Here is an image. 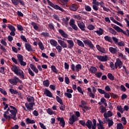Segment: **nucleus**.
Wrapping results in <instances>:
<instances>
[{"label": "nucleus", "mask_w": 129, "mask_h": 129, "mask_svg": "<svg viewBox=\"0 0 129 129\" xmlns=\"http://www.w3.org/2000/svg\"><path fill=\"white\" fill-rule=\"evenodd\" d=\"M79 123H80L81 125H83V126H87L89 129H96V127L97 126L96 125V120H95V119H93L92 121L88 119L86 123H85V121L80 120Z\"/></svg>", "instance_id": "nucleus-1"}, {"label": "nucleus", "mask_w": 129, "mask_h": 129, "mask_svg": "<svg viewBox=\"0 0 129 129\" xmlns=\"http://www.w3.org/2000/svg\"><path fill=\"white\" fill-rule=\"evenodd\" d=\"M11 114H10V112L9 111H6L4 112L3 115L6 118V119H8V120H11V119H13L14 120H17V113L16 111L10 110ZM7 114H9V115Z\"/></svg>", "instance_id": "nucleus-2"}, {"label": "nucleus", "mask_w": 129, "mask_h": 129, "mask_svg": "<svg viewBox=\"0 0 129 129\" xmlns=\"http://www.w3.org/2000/svg\"><path fill=\"white\" fill-rule=\"evenodd\" d=\"M11 69L14 72L15 74L18 76H20L22 79H25V73H24V72L22 70L19 69L17 66H13Z\"/></svg>", "instance_id": "nucleus-3"}, {"label": "nucleus", "mask_w": 129, "mask_h": 129, "mask_svg": "<svg viewBox=\"0 0 129 129\" xmlns=\"http://www.w3.org/2000/svg\"><path fill=\"white\" fill-rule=\"evenodd\" d=\"M11 69L14 72L15 74L18 76H20L22 79H25V73H24V72L22 70L19 69L17 66H13Z\"/></svg>", "instance_id": "nucleus-4"}, {"label": "nucleus", "mask_w": 129, "mask_h": 129, "mask_svg": "<svg viewBox=\"0 0 129 129\" xmlns=\"http://www.w3.org/2000/svg\"><path fill=\"white\" fill-rule=\"evenodd\" d=\"M11 69L14 72L15 74L18 76H20L22 79H25V73H24V72L22 70L19 69L17 66H13Z\"/></svg>", "instance_id": "nucleus-5"}, {"label": "nucleus", "mask_w": 129, "mask_h": 129, "mask_svg": "<svg viewBox=\"0 0 129 129\" xmlns=\"http://www.w3.org/2000/svg\"><path fill=\"white\" fill-rule=\"evenodd\" d=\"M11 69L14 72L15 74L18 76H20L22 79H25V73H24V72L22 70L19 69L17 66H13Z\"/></svg>", "instance_id": "nucleus-6"}, {"label": "nucleus", "mask_w": 129, "mask_h": 129, "mask_svg": "<svg viewBox=\"0 0 129 129\" xmlns=\"http://www.w3.org/2000/svg\"><path fill=\"white\" fill-rule=\"evenodd\" d=\"M71 69H72L73 72H79V71L82 69V66L80 64H78L75 66L74 63H72L71 65Z\"/></svg>", "instance_id": "nucleus-7"}, {"label": "nucleus", "mask_w": 129, "mask_h": 129, "mask_svg": "<svg viewBox=\"0 0 129 129\" xmlns=\"http://www.w3.org/2000/svg\"><path fill=\"white\" fill-rule=\"evenodd\" d=\"M47 2L48 3V5L51 7V8L54 9V10H59V11H60L61 12H64V10L63 9L57 5L53 4V3L50 1V0H47Z\"/></svg>", "instance_id": "nucleus-8"}, {"label": "nucleus", "mask_w": 129, "mask_h": 129, "mask_svg": "<svg viewBox=\"0 0 129 129\" xmlns=\"http://www.w3.org/2000/svg\"><path fill=\"white\" fill-rule=\"evenodd\" d=\"M113 28L116 31H117L118 33H122V34H124V35H125L126 36H127V34H126V32L125 31H123L120 27L119 26H117L115 25H113L112 26Z\"/></svg>", "instance_id": "nucleus-9"}, {"label": "nucleus", "mask_w": 129, "mask_h": 129, "mask_svg": "<svg viewBox=\"0 0 129 129\" xmlns=\"http://www.w3.org/2000/svg\"><path fill=\"white\" fill-rule=\"evenodd\" d=\"M34 105H35V103L31 102L29 104H28V103H25V106L26 107L28 110H29V111H33V110H34Z\"/></svg>", "instance_id": "nucleus-10"}, {"label": "nucleus", "mask_w": 129, "mask_h": 129, "mask_svg": "<svg viewBox=\"0 0 129 129\" xmlns=\"http://www.w3.org/2000/svg\"><path fill=\"white\" fill-rule=\"evenodd\" d=\"M96 58L99 60V61H100L101 62H106V61H107V59H108L107 55H97Z\"/></svg>", "instance_id": "nucleus-11"}, {"label": "nucleus", "mask_w": 129, "mask_h": 129, "mask_svg": "<svg viewBox=\"0 0 129 129\" xmlns=\"http://www.w3.org/2000/svg\"><path fill=\"white\" fill-rule=\"evenodd\" d=\"M18 78L17 76H15L13 78L9 79V83L12 84V85H17L18 84Z\"/></svg>", "instance_id": "nucleus-12"}, {"label": "nucleus", "mask_w": 129, "mask_h": 129, "mask_svg": "<svg viewBox=\"0 0 129 129\" xmlns=\"http://www.w3.org/2000/svg\"><path fill=\"white\" fill-rule=\"evenodd\" d=\"M83 42L85 44L87 45L89 48H91V49H94V45H93V44H92V42L90 41L89 39H87L83 41Z\"/></svg>", "instance_id": "nucleus-13"}, {"label": "nucleus", "mask_w": 129, "mask_h": 129, "mask_svg": "<svg viewBox=\"0 0 129 129\" xmlns=\"http://www.w3.org/2000/svg\"><path fill=\"white\" fill-rule=\"evenodd\" d=\"M117 67H119V69L122 67V62L120 59H119V58H117L115 62V69H117Z\"/></svg>", "instance_id": "nucleus-14"}, {"label": "nucleus", "mask_w": 129, "mask_h": 129, "mask_svg": "<svg viewBox=\"0 0 129 129\" xmlns=\"http://www.w3.org/2000/svg\"><path fill=\"white\" fill-rule=\"evenodd\" d=\"M44 95H46L48 97H50V98H52L53 97V94H52V92L50 91V90H48L47 88H45L44 89Z\"/></svg>", "instance_id": "nucleus-15"}, {"label": "nucleus", "mask_w": 129, "mask_h": 129, "mask_svg": "<svg viewBox=\"0 0 129 129\" xmlns=\"http://www.w3.org/2000/svg\"><path fill=\"white\" fill-rule=\"evenodd\" d=\"M57 120H58V121H59V123L60 126H62V127H64V126H65L66 123L64 118L59 117L57 118Z\"/></svg>", "instance_id": "nucleus-16"}, {"label": "nucleus", "mask_w": 129, "mask_h": 129, "mask_svg": "<svg viewBox=\"0 0 129 129\" xmlns=\"http://www.w3.org/2000/svg\"><path fill=\"white\" fill-rule=\"evenodd\" d=\"M112 115L113 114L111 111H108L107 113H104L103 114L104 117H105V119H109V117H111Z\"/></svg>", "instance_id": "nucleus-17"}, {"label": "nucleus", "mask_w": 129, "mask_h": 129, "mask_svg": "<svg viewBox=\"0 0 129 129\" xmlns=\"http://www.w3.org/2000/svg\"><path fill=\"white\" fill-rule=\"evenodd\" d=\"M67 43H68V48L69 49H72L74 47V42L72 40H67Z\"/></svg>", "instance_id": "nucleus-18"}, {"label": "nucleus", "mask_w": 129, "mask_h": 129, "mask_svg": "<svg viewBox=\"0 0 129 129\" xmlns=\"http://www.w3.org/2000/svg\"><path fill=\"white\" fill-rule=\"evenodd\" d=\"M78 26L81 31H85V24L83 22L78 23Z\"/></svg>", "instance_id": "nucleus-19"}, {"label": "nucleus", "mask_w": 129, "mask_h": 129, "mask_svg": "<svg viewBox=\"0 0 129 129\" xmlns=\"http://www.w3.org/2000/svg\"><path fill=\"white\" fill-rule=\"evenodd\" d=\"M25 46L26 50H27L28 52H31L33 51V48L32 47V45H31V44H30L29 42L26 43L25 44Z\"/></svg>", "instance_id": "nucleus-20"}, {"label": "nucleus", "mask_w": 129, "mask_h": 129, "mask_svg": "<svg viewBox=\"0 0 129 129\" xmlns=\"http://www.w3.org/2000/svg\"><path fill=\"white\" fill-rule=\"evenodd\" d=\"M57 42L58 44L60 45V47H61V48H67V44L65 41L61 40H58Z\"/></svg>", "instance_id": "nucleus-21"}, {"label": "nucleus", "mask_w": 129, "mask_h": 129, "mask_svg": "<svg viewBox=\"0 0 129 129\" xmlns=\"http://www.w3.org/2000/svg\"><path fill=\"white\" fill-rule=\"evenodd\" d=\"M58 32L63 38H66V39L68 38V34H66V33L64 32V30L62 29H59Z\"/></svg>", "instance_id": "nucleus-22"}, {"label": "nucleus", "mask_w": 129, "mask_h": 129, "mask_svg": "<svg viewBox=\"0 0 129 129\" xmlns=\"http://www.w3.org/2000/svg\"><path fill=\"white\" fill-rule=\"evenodd\" d=\"M29 66L31 69H32V70H33V71H34L36 74H38V73H39V70L36 67H35L34 64L31 63L30 64Z\"/></svg>", "instance_id": "nucleus-23"}, {"label": "nucleus", "mask_w": 129, "mask_h": 129, "mask_svg": "<svg viewBox=\"0 0 129 129\" xmlns=\"http://www.w3.org/2000/svg\"><path fill=\"white\" fill-rule=\"evenodd\" d=\"M109 51L110 53H112V54H115L117 52V49L113 47H110L109 48Z\"/></svg>", "instance_id": "nucleus-24"}, {"label": "nucleus", "mask_w": 129, "mask_h": 129, "mask_svg": "<svg viewBox=\"0 0 129 129\" xmlns=\"http://www.w3.org/2000/svg\"><path fill=\"white\" fill-rule=\"evenodd\" d=\"M107 119V123H108V128H109L110 127L112 126L113 125V120L112 119Z\"/></svg>", "instance_id": "nucleus-25"}, {"label": "nucleus", "mask_w": 129, "mask_h": 129, "mask_svg": "<svg viewBox=\"0 0 129 129\" xmlns=\"http://www.w3.org/2000/svg\"><path fill=\"white\" fill-rule=\"evenodd\" d=\"M49 42L50 45H51V46H53L54 47H56L57 46V45H58V42H57V41L54 39H50Z\"/></svg>", "instance_id": "nucleus-26"}, {"label": "nucleus", "mask_w": 129, "mask_h": 129, "mask_svg": "<svg viewBox=\"0 0 129 129\" xmlns=\"http://www.w3.org/2000/svg\"><path fill=\"white\" fill-rule=\"evenodd\" d=\"M99 109H100V112H101V113H106L107 110H106V108L105 107L103 106H100L99 107Z\"/></svg>", "instance_id": "nucleus-27"}, {"label": "nucleus", "mask_w": 129, "mask_h": 129, "mask_svg": "<svg viewBox=\"0 0 129 129\" xmlns=\"http://www.w3.org/2000/svg\"><path fill=\"white\" fill-rule=\"evenodd\" d=\"M69 120H70L69 121V124L72 125L73 124V123H74V122H75V120H74V115H71Z\"/></svg>", "instance_id": "nucleus-28"}, {"label": "nucleus", "mask_w": 129, "mask_h": 129, "mask_svg": "<svg viewBox=\"0 0 129 129\" xmlns=\"http://www.w3.org/2000/svg\"><path fill=\"white\" fill-rule=\"evenodd\" d=\"M89 71H90L91 73H93V74H95L96 72H97V69L94 67H91L89 69Z\"/></svg>", "instance_id": "nucleus-29"}, {"label": "nucleus", "mask_w": 129, "mask_h": 129, "mask_svg": "<svg viewBox=\"0 0 129 129\" xmlns=\"http://www.w3.org/2000/svg\"><path fill=\"white\" fill-rule=\"evenodd\" d=\"M26 121L27 124H33V123H35L36 122V121H35V120H31V119H30V118H26Z\"/></svg>", "instance_id": "nucleus-30"}, {"label": "nucleus", "mask_w": 129, "mask_h": 129, "mask_svg": "<svg viewBox=\"0 0 129 129\" xmlns=\"http://www.w3.org/2000/svg\"><path fill=\"white\" fill-rule=\"evenodd\" d=\"M95 33H96L98 36H101L103 35V30L101 28H99V30H97L95 31Z\"/></svg>", "instance_id": "nucleus-31"}, {"label": "nucleus", "mask_w": 129, "mask_h": 129, "mask_svg": "<svg viewBox=\"0 0 129 129\" xmlns=\"http://www.w3.org/2000/svg\"><path fill=\"white\" fill-rule=\"evenodd\" d=\"M70 10H71V11H73L74 12H75L76 11H77V10H78V8L77 7V6L74 4L71 6L70 7Z\"/></svg>", "instance_id": "nucleus-32"}, {"label": "nucleus", "mask_w": 129, "mask_h": 129, "mask_svg": "<svg viewBox=\"0 0 129 129\" xmlns=\"http://www.w3.org/2000/svg\"><path fill=\"white\" fill-rule=\"evenodd\" d=\"M31 26H33V28L34 29V30H35V31H38V30H39V27L37 26V23H36L35 22H31Z\"/></svg>", "instance_id": "nucleus-33"}, {"label": "nucleus", "mask_w": 129, "mask_h": 129, "mask_svg": "<svg viewBox=\"0 0 129 129\" xmlns=\"http://www.w3.org/2000/svg\"><path fill=\"white\" fill-rule=\"evenodd\" d=\"M43 85L45 87H49V85H50V82L48 80H46L43 81Z\"/></svg>", "instance_id": "nucleus-34"}, {"label": "nucleus", "mask_w": 129, "mask_h": 129, "mask_svg": "<svg viewBox=\"0 0 129 129\" xmlns=\"http://www.w3.org/2000/svg\"><path fill=\"white\" fill-rule=\"evenodd\" d=\"M27 100L28 102H34V101H35V98L33 97L28 96L27 97Z\"/></svg>", "instance_id": "nucleus-35"}, {"label": "nucleus", "mask_w": 129, "mask_h": 129, "mask_svg": "<svg viewBox=\"0 0 129 129\" xmlns=\"http://www.w3.org/2000/svg\"><path fill=\"white\" fill-rule=\"evenodd\" d=\"M51 68L53 73H55V74H58V70H57L55 66H51Z\"/></svg>", "instance_id": "nucleus-36"}, {"label": "nucleus", "mask_w": 129, "mask_h": 129, "mask_svg": "<svg viewBox=\"0 0 129 129\" xmlns=\"http://www.w3.org/2000/svg\"><path fill=\"white\" fill-rule=\"evenodd\" d=\"M107 77L111 81H113V80H114V76H113L111 73H108L107 74Z\"/></svg>", "instance_id": "nucleus-37"}, {"label": "nucleus", "mask_w": 129, "mask_h": 129, "mask_svg": "<svg viewBox=\"0 0 129 129\" xmlns=\"http://www.w3.org/2000/svg\"><path fill=\"white\" fill-rule=\"evenodd\" d=\"M38 46H39L40 50H41V51H44L45 47H44V45L43 44V43L42 42L40 41L38 43Z\"/></svg>", "instance_id": "nucleus-38"}, {"label": "nucleus", "mask_w": 129, "mask_h": 129, "mask_svg": "<svg viewBox=\"0 0 129 129\" xmlns=\"http://www.w3.org/2000/svg\"><path fill=\"white\" fill-rule=\"evenodd\" d=\"M17 58L18 60V62H20L21 61L24 60V57L22 55V54H17Z\"/></svg>", "instance_id": "nucleus-39"}, {"label": "nucleus", "mask_w": 129, "mask_h": 129, "mask_svg": "<svg viewBox=\"0 0 129 129\" xmlns=\"http://www.w3.org/2000/svg\"><path fill=\"white\" fill-rule=\"evenodd\" d=\"M117 109L118 111H119L120 113H123V108H122V107H121V105L117 106Z\"/></svg>", "instance_id": "nucleus-40"}, {"label": "nucleus", "mask_w": 129, "mask_h": 129, "mask_svg": "<svg viewBox=\"0 0 129 129\" xmlns=\"http://www.w3.org/2000/svg\"><path fill=\"white\" fill-rule=\"evenodd\" d=\"M8 29H9V30H10V31H16V28H15V27L13 26L11 24H8Z\"/></svg>", "instance_id": "nucleus-41"}, {"label": "nucleus", "mask_w": 129, "mask_h": 129, "mask_svg": "<svg viewBox=\"0 0 129 129\" xmlns=\"http://www.w3.org/2000/svg\"><path fill=\"white\" fill-rule=\"evenodd\" d=\"M104 39L105 40V41H107L109 43H111L112 42V40L111 39V38L108 36H105Z\"/></svg>", "instance_id": "nucleus-42"}, {"label": "nucleus", "mask_w": 129, "mask_h": 129, "mask_svg": "<svg viewBox=\"0 0 129 129\" xmlns=\"http://www.w3.org/2000/svg\"><path fill=\"white\" fill-rule=\"evenodd\" d=\"M79 107H81L82 108H84V109H86V110H90V109H91V107L86 106H83L82 105H79Z\"/></svg>", "instance_id": "nucleus-43"}, {"label": "nucleus", "mask_w": 129, "mask_h": 129, "mask_svg": "<svg viewBox=\"0 0 129 129\" xmlns=\"http://www.w3.org/2000/svg\"><path fill=\"white\" fill-rule=\"evenodd\" d=\"M108 30L111 34H112L113 35H116V31H115V30H114L113 29L111 28V27H109Z\"/></svg>", "instance_id": "nucleus-44"}, {"label": "nucleus", "mask_w": 129, "mask_h": 129, "mask_svg": "<svg viewBox=\"0 0 129 129\" xmlns=\"http://www.w3.org/2000/svg\"><path fill=\"white\" fill-rule=\"evenodd\" d=\"M56 50H57V52L58 53H61V52L62 51V46H60V45H56Z\"/></svg>", "instance_id": "nucleus-45"}, {"label": "nucleus", "mask_w": 129, "mask_h": 129, "mask_svg": "<svg viewBox=\"0 0 129 129\" xmlns=\"http://www.w3.org/2000/svg\"><path fill=\"white\" fill-rule=\"evenodd\" d=\"M9 91L11 94H18V91L14 90V89H10Z\"/></svg>", "instance_id": "nucleus-46"}, {"label": "nucleus", "mask_w": 129, "mask_h": 129, "mask_svg": "<svg viewBox=\"0 0 129 129\" xmlns=\"http://www.w3.org/2000/svg\"><path fill=\"white\" fill-rule=\"evenodd\" d=\"M77 42L79 46H80V47H84V43H83L81 40H77Z\"/></svg>", "instance_id": "nucleus-47"}, {"label": "nucleus", "mask_w": 129, "mask_h": 129, "mask_svg": "<svg viewBox=\"0 0 129 129\" xmlns=\"http://www.w3.org/2000/svg\"><path fill=\"white\" fill-rule=\"evenodd\" d=\"M116 129H123V125L121 123H118L116 125Z\"/></svg>", "instance_id": "nucleus-48"}, {"label": "nucleus", "mask_w": 129, "mask_h": 129, "mask_svg": "<svg viewBox=\"0 0 129 129\" xmlns=\"http://www.w3.org/2000/svg\"><path fill=\"white\" fill-rule=\"evenodd\" d=\"M28 73L30 75V76H32V77H34L35 74L34 73V72H33L31 70V69H30V68L28 69Z\"/></svg>", "instance_id": "nucleus-49"}, {"label": "nucleus", "mask_w": 129, "mask_h": 129, "mask_svg": "<svg viewBox=\"0 0 129 129\" xmlns=\"http://www.w3.org/2000/svg\"><path fill=\"white\" fill-rule=\"evenodd\" d=\"M56 101H57V102H58L59 104H62V103H63L62 100L58 96H56Z\"/></svg>", "instance_id": "nucleus-50"}, {"label": "nucleus", "mask_w": 129, "mask_h": 129, "mask_svg": "<svg viewBox=\"0 0 129 129\" xmlns=\"http://www.w3.org/2000/svg\"><path fill=\"white\" fill-rule=\"evenodd\" d=\"M87 29H88V30H89L90 31H93V30H94L95 28L94 27V26L90 24L88 26Z\"/></svg>", "instance_id": "nucleus-51"}, {"label": "nucleus", "mask_w": 129, "mask_h": 129, "mask_svg": "<svg viewBox=\"0 0 129 129\" xmlns=\"http://www.w3.org/2000/svg\"><path fill=\"white\" fill-rule=\"evenodd\" d=\"M85 10L87 12H91V8L89 6L85 5Z\"/></svg>", "instance_id": "nucleus-52"}, {"label": "nucleus", "mask_w": 129, "mask_h": 129, "mask_svg": "<svg viewBox=\"0 0 129 129\" xmlns=\"http://www.w3.org/2000/svg\"><path fill=\"white\" fill-rule=\"evenodd\" d=\"M64 96L66 97H68V98H72V94L70 93H64Z\"/></svg>", "instance_id": "nucleus-53"}, {"label": "nucleus", "mask_w": 129, "mask_h": 129, "mask_svg": "<svg viewBox=\"0 0 129 129\" xmlns=\"http://www.w3.org/2000/svg\"><path fill=\"white\" fill-rule=\"evenodd\" d=\"M48 27L51 30H53V31L55 30L54 24L52 23H49V24L48 25Z\"/></svg>", "instance_id": "nucleus-54"}, {"label": "nucleus", "mask_w": 129, "mask_h": 129, "mask_svg": "<svg viewBox=\"0 0 129 129\" xmlns=\"http://www.w3.org/2000/svg\"><path fill=\"white\" fill-rule=\"evenodd\" d=\"M17 27L19 31H24V28H23V26H22V25L20 24H17Z\"/></svg>", "instance_id": "nucleus-55"}, {"label": "nucleus", "mask_w": 129, "mask_h": 129, "mask_svg": "<svg viewBox=\"0 0 129 129\" xmlns=\"http://www.w3.org/2000/svg\"><path fill=\"white\" fill-rule=\"evenodd\" d=\"M121 121H122V123L123 125H125L127 123L126 119L125 118V117H122L121 118Z\"/></svg>", "instance_id": "nucleus-56"}, {"label": "nucleus", "mask_w": 129, "mask_h": 129, "mask_svg": "<svg viewBox=\"0 0 129 129\" xmlns=\"http://www.w3.org/2000/svg\"><path fill=\"white\" fill-rule=\"evenodd\" d=\"M41 35V36H43V37H45V38L49 37V33L48 32H42Z\"/></svg>", "instance_id": "nucleus-57"}, {"label": "nucleus", "mask_w": 129, "mask_h": 129, "mask_svg": "<svg viewBox=\"0 0 129 129\" xmlns=\"http://www.w3.org/2000/svg\"><path fill=\"white\" fill-rule=\"evenodd\" d=\"M77 90L78 92H79L80 93H81L82 95H84V93L82 91V89L81 88V87H80V86H78L77 87Z\"/></svg>", "instance_id": "nucleus-58"}, {"label": "nucleus", "mask_w": 129, "mask_h": 129, "mask_svg": "<svg viewBox=\"0 0 129 129\" xmlns=\"http://www.w3.org/2000/svg\"><path fill=\"white\" fill-rule=\"evenodd\" d=\"M47 112L48 113V114H50V115H52V114H54V113L53 112V110L51 109V108H48L47 110Z\"/></svg>", "instance_id": "nucleus-59"}, {"label": "nucleus", "mask_w": 129, "mask_h": 129, "mask_svg": "<svg viewBox=\"0 0 129 129\" xmlns=\"http://www.w3.org/2000/svg\"><path fill=\"white\" fill-rule=\"evenodd\" d=\"M60 104L61 105L60 106H59V109L60 110H62V111H64V110H65V105H64L63 103Z\"/></svg>", "instance_id": "nucleus-60"}, {"label": "nucleus", "mask_w": 129, "mask_h": 129, "mask_svg": "<svg viewBox=\"0 0 129 129\" xmlns=\"http://www.w3.org/2000/svg\"><path fill=\"white\" fill-rule=\"evenodd\" d=\"M117 45L118 46H119L120 47H124V42H123L122 41H121L117 43Z\"/></svg>", "instance_id": "nucleus-61"}, {"label": "nucleus", "mask_w": 129, "mask_h": 129, "mask_svg": "<svg viewBox=\"0 0 129 129\" xmlns=\"http://www.w3.org/2000/svg\"><path fill=\"white\" fill-rule=\"evenodd\" d=\"M95 75L97 77V78H101V76H102V73L101 72H99L95 74Z\"/></svg>", "instance_id": "nucleus-62"}, {"label": "nucleus", "mask_w": 129, "mask_h": 129, "mask_svg": "<svg viewBox=\"0 0 129 129\" xmlns=\"http://www.w3.org/2000/svg\"><path fill=\"white\" fill-rule=\"evenodd\" d=\"M0 92L2 94H4V95L6 96L7 94H8V93H7V91L6 90H4L3 89L0 88Z\"/></svg>", "instance_id": "nucleus-63"}, {"label": "nucleus", "mask_w": 129, "mask_h": 129, "mask_svg": "<svg viewBox=\"0 0 129 129\" xmlns=\"http://www.w3.org/2000/svg\"><path fill=\"white\" fill-rule=\"evenodd\" d=\"M97 126L98 129H104L102 124H97Z\"/></svg>", "instance_id": "nucleus-64"}]
</instances>
